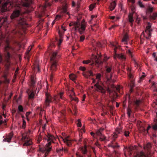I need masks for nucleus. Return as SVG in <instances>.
I'll return each mask as SVG.
<instances>
[{
    "label": "nucleus",
    "instance_id": "obj_1",
    "mask_svg": "<svg viewBox=\"0 0 157 157\" xmlns=\"http://www.w3.org/2000/svg\"><path fill=\"white\" fill-rule=\"evenodd\" d=\"M44 139L47 141V143L46 144L44 148H40L39 151L43 153H44V157H46L47 155L50 151L52 149L51 145L52 143H53L54 137L50 134L48 133L44 138Z\"/></svg>",
    "mask_w": 157,
    "mask_h": 157
},
{
    "label": "nucleus",
    "instance_id": "obj_2",
    "mask_svg": "<svg viewBox=\"0 0 157 157\" xmlns=\"http://www.w3.org/2000/svg\"><path fill=\"white\" fill-rule=\"evenodd\" d=\"M75 25V31H78L80 34L84 33L86 27V23L83 21L81 22L78 21Z\"/></svg>",
    "mask_w": 157,
    "mask_h": 157
},
{
    "label": "nucleus",
    "instance_id": "obj_3",
    "mask_svg": "<svg viewBox=\"0 0 157 157\" xmlns=\"http://www.w3.org/2000/svg\"><path fill=\"white\" fill-rule=\"evenodd\" d=\"M151 24L150 22L148 23L147 26L146 27L145 32H143L141 34V36L143 35L144 37L148 39L151 36V34L152 30L151 29Z\"/></svg>",
    "mask_w": 157,
    "mask_h": 157
},
{
    "label": "nucleus",
    "instance_id": "obj_4",
    "mask_svg": "<svg viewBox=\"0 0 157 157\" xmlns=\"http://www.w3.org/2000/svg\"><path fill=\"white\" fill-rule=\"evenodd\" d=\"M59 97L56 96H55L54 97H52L49 93L47 92L46 93L45 104L47 106H48L49 104L52 102V99L55 101V103H56L57 101L59 100Z\"/></svg>",
    "mask_w": 157,
    "mask_h": 157
},
{
    "label": "nucleus",
    "instance_id": "obj_5",
    "mask_svg": "<svg viewBox=\"0 0 157 157\" xmlns=\"http://www.w3.org/2000/svg\"><path fill=\"white\" fill-rule=\"evenodd\" d=\"M101 77V75L100 74H98L96 76V79L98 80L97 83L94 85V86L95 87V89L97 91L100 92L101 93H105V91L103 88L100 86L99 84L98 81L100 80Z\"/></svg>",
    "mask_w": 157,
    "mask_h": 157
},
{
    "label": "nucleus",
    "instance_id": "obj_6",
    "mask_svg": "<svg viewBox=\"0 0 157 157\" xmlns=\"http://www.w3.org/2000/svg\"><path fill=\"white\" fill-rule=\"evenodd\" d=\"M57 55V52H53L51 58V60L52 63L51 68V70L52 71L55 70V69L57 65L56 61L55 60Z\"/></svg>",
    "mask_w": 157,
    "mask_h": 157
},
{
    "label": "nucleus",
    "instance_id": "obj_7",
    "mask_svg": "<svg viewBox=\"0 0 157 157\" xmlns=\"http://www.w3.org/2000/svg\"><path fill=\"white\" fill-rule=\"evenodd\" d=\"M106 70L105 72V75L106 78L108 81L110 80L112 77L111 70L112 67H106Z\"/></svg>",
    "mask_w": 157,
    "mask_h": 157
},
{
    "label": "nucleus",
    "instance_id": "obj_8",
    "mask_svg": "<svg viewBox=\"0 0 157 157\" xmlns=\"http://www.w3.org/2000/svg\"><path fill=\"white\" fill-rule=\"evenodd\" d=\"M5 0H3V1H5ZM7 1L5 2L4 4L1 7V12H6L7 10V6L9 3H10V5H11V3H10V1H9V0H6ZM3 0H0V3H1L2 1Z\"/></svg>",
    "mask_w": 157,
    "mask_h": 157
},
{
    "label": "nucleus",
    "instance_id": "obj_9",
    "mask_svg": "<svg viewBox=\"0 0 157 157\" xmlns=\"http://www.w3.org/2000/svg\"><path fill=\"white\" fill-rule=\"evenodd\" d=\"M21 5L23 6L28 7L30 4L32 3V0H25V1H22L20 2Z\"/></svg>",
    "mask_w": 157,
    "mask_h": 157
},
{
    "label": "nucleus",
    "instance_id": "obj_10",
    "mask_svg": "<svg viewBox=\"0 0 157 157\" xmlns=\"http://www.w3.org/2000/svg\"><path fill=\"white\" fill-rule=\"evenodd\" d=\"M21 10H15L11 15L10 17L11 19L18 17L20 14Z\"/></svg>",
    "mask_w": 157,
    "mask_h": 157
},
{
    "label": "nucleus",
    "instance_id": "obj_11",
    "mask_svg": "<svg viewBox=\"0 0 157 157\" xmlns=\"http://www.w3.org/2000/svg\"><path fill=\"white\" fill-rule=\"evenodd\" d=\"M121 131V129L119 128H117L115 132L112 135L113 138L114 139L117 138V134H120Z\"/></svg>",
    "mask_w": 157,
    "mask_h": 157
},
{
    "label": "nucleus",
    "instance_id": "obj_12",
    "mask_svg": "<svg viewBox=\"0 0 157 157\" xmlns=\"http://www.w3.org/2000/svg\"><path fill=\"white\" fill-rule=\"evenodd\" d=\"M13 136V133H12L11 132L9 133L6 138L3 139V141L4 142H7L9 143L10 142Z\"/></svg>",
    "mask_w": 157,
    "mask_h": 157
},
{
    "label": "nucleus",
    "instance_id": "obj_13",
    "mask_svg": "<svg viewBox=\"0 0 157 157\" xmlns=\"http://www.w3.org/2000/svg\"><path fill=\"white\" fill-rule=\"evenodd\" d=\"M69 136H67L65 139L63 138V140L64 143L66 144L67 146H70L72 144V142L68 139Z\"/></svg>",
    "mask_w": 157,
    "mask_h": 157
},
{
    "label": "nucleus",
    "instance_id": "obj_14",
    "mask_svg": "<svg viewBox=\"0 0 157 157\" xmlns=\"http://www.w3.org/2000/svg\"><path fill=\"white\" fill-rule=\"evenodd\" d=\"M129 40L128 36L127 33H125L124 34V37L122 39L121 41L124 43L125 44H127Z\"/></svg>",
    "mask_w": 157,
    "mask_h": 157
},
{
    "label": "nucleus",
    "instance_id": "obj_15",
    "mask_svg": "<svg viewBox=\"0 0 157 157\" xmlns=\"http://www.w3.org/2000/svg\"><path fill=\"white\" fill-rule=\"evenodd\" d=\"M10 57V55L8 52H7L6 55H5V57L6 59V66L7 69L9 68V66L10 64V63L9 62L8 59Z\"/></svg>",
    "mask_w": 157,
    "mask_h": 157
},
{
    "label": "nucleus",
    "instance_id": "obj_16",
    "mask_svg": "<svg viewBox=\"0 0 157 157\" xmlns=\"http://www.w3.org/2000/svg\"><path fill=\"white\" fill-rule=\"evenodd\" d=\"M128 19L129 21L131 23V25L132 26V22L134 21L133 13H129L128 15Z\"/></svg>",
    "mask_w": 157,
    "mask_h": 157
},
{
    "label": "nucleus",
    "instance_id": "obj_17",
    "mask_svg": "<svg viewBox=\"0 0 157 157\" xmlns=\"http://www.w3.org/2000/svg\"><path fill=\"white\" fill-rule=\"evenodd\" d=\"M116 2L115 1H113L110 3V5L109 7V9L111 11L113 10L116 6Z\"/></svg>",
    "mask_w": 157,
    "mask_h": 157
},
{
    "label": "nucleus",
    "instance_id": "obj_18",
    "mask_svg": "<svg viewBox=\"0 0 157 157\" xmlns=\"http://www.w3.org/2000/svg\"><path fill=\"white\" fill-rule=\"evenodd\" d=\"M154 9V8L153 7L151 6L150 4H148V8L146 10V13H151L152 12Z\"/></svg>",
    "mask_w": 157,
    "mask_h": 157
},
{
    "label": "nucleus",
    "instance_id": "obj_19",
    "mask_svg": "<svg viewBox=\"0 0 157 157\" xmlns=\"http://www.w3.org/2000/svg\"><path fill=\"white\" fill-rule=\"evenodd\" d=\"M92 58L95 61L96 64H98V65L102 63L101 61L99 60V58H98L97 56L94 55L92 56Z\"/></svg>",
    "mask_w": 157,
    "mask_h": 157
},
{
    "label": "nucleus",
    "instance_id": "obj_20",
    "mask_svg": "<svg viewBox=\"0 0 157 157\" xmlns=\"http://www.w3.org/2000/svg\"><path fill=\"white\" fill-rule=\"evenodd\" d=\"M116 57H117L119 59H125V56L122 54H115L114 56V58L115 59Z\"/></svg>",
    "mask_w": 157,
    "mask_h": 157
},
{
    "label": "nucleus",
    "instance_id": "obj_21",
    "mask_svg": "<svg viewBox=\"0 0 157 157\" xmlns=\"http://www.w3.org/2000/svg\"><path fill=\"white\" fill-rule=\"evenodd\" d=\"M134 157H148L142 151H141L140 152L137 153L136 155Z\"/></svg>",
    "mask_w": 157,
    "mask_h": 157
},
{
    "label": "nucleus",
    "instance_id": "obj_22",
    "mask_svg": "<svg viewBox=\"0 0 157 157\" xmlns=\"http://www.w3.org/2000/svg\"><path fill=\"white\" fill-rule=\"evenodd\" d=\"M33 144V142L31 140H26L24 144L23 145L26 146H29Z\"/></svg>",
    "mask_w": 157,
    "mask_h": 157
},
{
    "label": "nucleus",
    "instance_id": "obj_23",
    "mask_svg": "<svg viewBox=\"0 0 157 157\" xmlns=\"http://www.w3.org/2000/svg\"><path fill=\"white\" fill-rule=\"evenodd\" d=\"M18 24L21 25H23L27 24L25 20L23 18H21L20 19L19 21Z\"/></svg>",
    "mask_w": 157,
    "mask_h": 157
},
{
    "label": "nucleus",
    "instance_id": "obj_24",
    "mask_svg": "<svg viewBox=\"0 0 157 157\" xmlns=\"http://www.w3.org/2000/svg\"><path fill=\"white\" fill-rule=\"evenodd\" d=\"M83 75L84 77L87 78L90 76H92L93 75V74L91 71H90L86 73L83 74Z\"/></svg>",
    "mask_w": 157,
    "mask_h": 157
},
{
    "label": "nucleus",
    "instance_id": "obj_25",
    "mask_svg": "<svg viewBox=\"0 0 157 157\" xmlns=\"http://www.w3.org/2000/svg\"><path fill=\"white\" fill-rule=\"evenodd\" d=\"M108 146L109 147H111L113 148H114L119 147V146L117 144H116L114 143L111 142L110 144H109Z\"/></svg>",
    "mask_w": 157,
    "mask_h": 157
},
{
    "label": "nucleus",
    "instance_id": "obj_26",
    "mask_svg": "<svg viewBox=\"0 0 157 157\" xmlns=\"http://www.w3.org/2000/svg\"><path fill=\"white\" fill-rule=\"evenodd\" d=\"M133 50L132 49H128L126 51V52L130 57L133 58V55L132 54Z\"/></svg>",
    "mask_w": 157,
    "mask_h": 157
},
{
    "label": "nucleus",
    "instance_id": "obj_27",
    "mask_svg": "<svg viewBox=\"0 0 157 157\" xmlns=\"http://www.w3.org/2000/svg\"><path fill=\"white\" fill-rule=\"evenodd\" d=\"M127 70L128 77L130 78H133V75L132 73L131 69L128 68Z\"/></svg>",
    "mask_w": 157,
    "mask_h": 157
},
{
    "label": "nucleus",
    "instance_id": "obj_28",
    "mask_svg": "<svg viewBox=\"0 0 157 157\" xmlns=\"http://www.w3.org/2000/svg\"><path fill=\"white\" fill-rule=\"evenodd\" d=\"M103 128H100L99 130H98L96 131V134L99 136H100L102 134L101 133V132L103 130Z\"/></svg>",
    "mask_w": 157,
    "mask_h": 157
},
{
    "label": "nucleus",
    "instance_id": "obj_29",
    "mask_svg": "<svg viewBox=\"0 0 157 157\" xmlns=\"http://www.w3.org/2000/svg\"><path fill=\"white\" fill-rule=\"evenodd\" d=\"M33 46V45H32L29 46V48H28V51L26 53V56H25V57H26L28 59H29V56H28V54L29 52L31 49V48Z\"/></svg>",
    "mask_w": 157,
    "mask_h": 157
},
{
    "label": "nucleus",
    "instance_id": "obj_30",
    "mask_svg": "<svg viewBox=\"0 0 157 157\" xmlns=\"http://www.w3.org/2000/svg\"><path fill=\"white\" fill-rule=\"evenodd\" d=\"M69 96L72 101L74 100L77 102L78 101V98L77 97H73L71 96V94L70 95H69Z\"/></svg>",
    "mask_w": 157,
    "mask_h": 157
},
{
    "label": "nucleus",
    "instance_id": "obj_31",
    "mask_svg": "<svg viewBox=\"0 0 157 157\" xmlns=\"http://www.w3.org/2000/svg\"><path fill=\"white\" fill-rule=\"evenodd\" d=\"M76 77V76L73 74H71L69 75L70 79L73 81L75 80Z\"/></svg>",
    "mask_w": 157,
    "mask_h": 157
},
{
    "label": "nucleus",
    "instance_id": "obj_32",
    "mask_svg": "<svg viewBox=\"0 0 157 157\" xmlns=\"http://www.w3.org/2000/svg\"><path fill=\"white\" fill-rule=\"evenodd\" d=\"M154 121L155 122V124L153 126L152 128L155 130H157V119H155Z\"/></svg>",
    "mask_w": 157,
    "mask_h": 157
},
{
    "label": "nucleus",
    "instance_id": "obj_33",
    "mask_svg": "<svg viewBox=\"0 0 157 157\" xmlns=\"http://www.w3.org/2000/svg\"><path fill=\"white\" fill-rule=\"evenodd\" d=\"M7 19L6 18H0V28L2 27V25L3 23L4 22H5L6 21Z\"/></svg>",
    "mask_w": 157,
    "mask_h": 157
},
{
    "label": "nucleus",
    "instance_id": "obj_34",
    "mask_svg": "<svg viewBox=\"0 0 157 157\" xmlns=\"http://www.w3.org/2000/svg\"><path fill=\"white\" fill-rule=\"evenodd\" d=\"M157 17V13H154L152 15L151 17V18L152 19L155 20Z\"/></svg>",
    "mask_w": 157,
    "mask_h": 157
},
{
    "label": "nucleus",
    "instance_id": "obj_35",
    "mask_svg": "<svg viewBox=\"0 0 157 157\" xmlns=\"http://www.w3.org/2000/svg\"><path fill=\"white\" fill-rule=\"evenodd\" d=\"M33 69L35 71H37L38 72L40 71V69L38 65L34 66V67L33 68Z\"/></svg>",
    "mask_w": 157,
    "mask_h": 157
},
{
    "label": "nucleus",
    "instance_id": "obj_36",
    "mask_svg": "<svg viewBox=\"0 0 157 157\" xmlns=\"http://www.w3.org/2000/svg\"><path fill=\"white\" fill-rule=\"evenodd\" d=\"M61 17V16L60 15H57L55 19V20H54L52 22V25H53L54 23H55V20H59Z\"/></svg>",
    "mask_w": 157,
    "mask_h": 157
},
{
    "label": "nucleus",
    "instance_id": "obj_37",
    "mask_svg": "<svg viewBox=\"0 0 157 157\" xmlns=\"http://www.w3.org/2000/svg\"><path fill=\"white\" fill-rule=\"evenodd\" d=\"M138 4L140 7L143 8L144 7V6L143 5L142 2L140 1H139Z\"/></svg>",
    "mask_w": 157,
    "mask_h": 157
},
{
    "label": "nucleus",
    "instance_id": "obj_38",
    "mask_svg": "<svg viewBox=\"0 0 157 157\" xmlns=\"http://www.w3.org/2000/svg\"><path fill=\"white\" fill-rule=\"evenodd\" d=\"M82 151L83 154H86L87 152V150L86 147H85L82 148Z\"/></svg>",
    "mask_w": 157,
    "mask_h": 157
},
{
    "label": "nucleus",
    "instance_id": "obj_39",
    "mask_svg": "<svg viewBox=\"0 0 157 157\" xmlns=\"http://www.w3.org/2000/svg\"><path fill=\"white\" fill-rule=\"evenodd\" d=\"M151 147V145L150 143H147L146 146L144 147V148L145 149L147 148V149L150 148Z\"/></svg>",
    "mask_w": 157,
    "mask_h": 157
},
{
    "label": "nucleus",
    "instance_id": "obj_40",
    "mask_svg": "<svg viewBox=\"0 0 157 157\" xmlns=\"http://www.w3.org/2000/svg\"><path fill=\"white\" fill-rule=\"evenodd\" d=\"M134 147L132 146H130L128 147V148H127L128 151H129L130 152V155H131L132 154L131 153V151H132Z\"/></svg>",
    "mask_w": 157,
    "mask_h": 157
},
{
    "label": "nucleus",
    "instance_id": "obj_41",
    "mask_svg": "<svg viewBox=\"0 0 157 157\" xmlns=\"http://www.w3.org/2000/svg\"><path fill=\"white\" fill-rule=\"evenodd\" d=\"M99 136L100 137V139L101 141H104L105 139V136L102 134L100 136Z\"/></svg>",
    "mask_w": 157,
    "mask_h": 157
},
{
    "label": "nucleus",
    "instance_id": "obj_42",
    "mask_svg": "<svg viewBox=\"0 0 157 157\" xmlns=\"http://www.w3.org/2000/svg\"><path fill=\"white\" fill-rule=\"evenodd\" d=\"M124 135L126 137L129 136V132L128 131L125 130L124 132Z\"/></svg>",
    "mask_w": 157,
    "mask_h": 157
},
{
    "label": "nucleus",
    "instance_id": "obj_43",
    "mask_svg": "<svg viewBox=\"0 0 157 157\" xmlns=\"http://www.w3.org/2000/svg\"><path fill=\"white\" fill-rule=\"evenodd\" d=\"M134 82H133V81H131V84L130 85V88H131L130 91L131 92H132V89L134 87Z\"/></svg>",
    "mask_w": 157,
    "mask_h": 157
},
{
    "label": "nucleus",
    "instance_id": "obj_44",
    "mask_svg": "<svg viewBox=\"0 0 157 157\" xmlns=\"http://www.w3.org/2000/svg\"><path fill=\"white\" fill-rule=\"evenodd\" d=\"M95 4H91L89 6V10L90 11H91L94 8Z\"/></svg>",
    "mask_w": 157,
    "mask_h": 157
},
{
    "label": "nucleus",
    "instance_id": "obj_45",
    "mask_svg": "<svg viewBox=\"0 0 157 157\" xmlns=\"http://www.w3.org/2000/svg\"><path fill=\"white\" fill-rule=\"evenodd\" d=\"M71 94V96H73V95L75 96V93L74 92L73 89H71L70 91V95Z\"/></svg>",
    "mask_w": 157,
    "mask_h": 157
},
{
    "label": "nucleus",
    "instance_id": "obj_46",
    "mask_svg": "<svg viewBox=\"0 0 157 157\" xmlns=\"http://www.w3.org/2000/svg\"><path fill=\"white\" fill-rule=\"evenodd\" d=\"M127 114L129 117H130V113L131 112V110L130 109L128 108L127 109Z\"/></svg>",
    "mask_w": 157,
    "mask_h": 157
},
{
    "label": "nucleus",
    "instance_id": "obj_47",
    "mask_svg": "<svg viewBox=\"0 0 157 157\" xmlns=\"http://www.w3.org/2000/svg\"><path fill=\"white\" fill-rule=\"evenodd\" d=\"M34 95V93L33 92H32L29 95L30 98H33Z\"/></svg>",
    "mask_w": 157,
    "mask_h": 157
},
{
    "label": "nucleus",
    "instance_id": "obj_48",
    "mask_svg": "<svg viewBox=\"0 0 157 157\" xmlns=\"http://www.w3.org/2000/svg\"><path fill=\"white\" fill-rule=\"evenodd\" d=\"M77 126L78 127H81V123L80 119H79L78 120Z\"/></svg>",
    "mask_w": 157,
    "mask_h": 157
},
{
    "label": "nucleus",
    "instance_id": "obj_49",
    "mask_svg": "<svg viewBox=\"0 0 157 157\" xmlns=\"http://www.w3.org/2000/svg\"><path fill=\"white\" fill-rule=\"evenodd\" d=\"M110 18L112 19H114L115 18H116V21H117L119 19V17H115L114 16H110Z\"/></svg>",
    "mask_w": 157,
    "mask_h": 157
},
{
    "label": "nucleus",
    "instance_id": "obj_50",
    "mask_svg": "<svg viewBox=\"0 0 157 157\" xmlns=\"http://www.w3.org/2000/svg\"><path fill=\"white\" fill-rule=\"evenodd\" d=\"M22 139L23 140H29L27 136H25V135H22Z\"/></svg>",
    "mask_w": 157,
    "mask_h": 157
},
{
    "label": "nucleus",
    "instance_id": "obj_51",
    "mask_svg": "<svg viewBox=\"0 0 157 157\" xmlns=\"http://www.w3.org/2000/svg\"><path fill=\"white\" fill-rule=\"evenodd\" d=\"M18 109L19 110L20 112H22L23 110V108L22 106L20 105L18 106Z\"/></svg>",
    "mask_w": 157,
    "mask_h": 157
},
{
    "label": "nucleus",
    "instance_id": "obj_52",
    "mask_svg": "<svg viewBox=\"0 0 157 157\" xmlns=\"http://www.w3.org/2000/svg\"><path fill=\"white\" fill-rule=\"evenodd\" d=\"M26 124V123L25 121L23 119V124H22V128H24L25 127Z\"/></svg>",
    "mask_w": 157,
    "mask_h": 157
},
{
    "label": "nucleus",
    "instance_id": "obj_53",
    "mask_svg": "<svg viewBox=\"0 0 157 157\" xmlns=\"http://www.w3.org/2000/svg\"><path fill=\"white\" fill-rule=\"evenodd\" d=\"M140 101L139 100H137L135 102V104L136 105H139V104L140 103Z\"/></svg>",
    "mask_w": 157,
    "mask_h": 157
},
{
    "label": "nucleus",
    "instance_id": "obj_54",
    "mask_svg": "<svg viewBox=\"0 0 157 157\" xmlns=\"http://www.w3.org/2000/svg\"><path fill=\"white\" fill-rule=\"evenodd\" d=\"M78 21H76V22H71V23L70 24H69V26H73H73L75 27V23H76Z\"/></svg>",
    "mask_w": 157,
    "mask_h": 157
},
{
    "label": "nucleus",
    "instance_id": "obj_55",
    "mask_svg": "<svg viewBox=\"0 0 157 157\" xmlns=\"http://www.w3.org/2000/svg\"><path fill=\"white\" fill-rule=\"evenodd\" d=\"M80 41L81 42H82L84 40V37L83 36H81L80 37Z\"/></svg>",
    "mask_w": 157,
    "mask_h": 157
},
{
    "label": "nucleus",
    "instance_id": "obj_56",
    "mask_svg": "<svg viewBox=\"0 0 157 157\" xmlns=\"http://www.w3.org/2000/svg\"><path fill=\"white\" fill-rule=\"evenodd\" d=\"M6 120L5 119H4V120H0V125L2 123H6Z\"/></svg>",
    "mask_w": 157,
    "mask_h": 157
},
{
    "label": "nucleus",
    "instance_id": "obj_57",
    "mask_svg": "<svg viewBox=\"0 0 157 157\" xmlns=\"http://www.w3.org/2000/svg\"><path fill=\"white\" fill-rule=\"evenodd\" d=\"M84 64H87L90 63V61L89 60H87L86 61H83L82 62Z\"/></svg>",
    "mask_w": 157,
    "mask_h": 157
},
{
    "label": "nucleus",
    "instance_id": "obj_58",
    "mask_svg": "<svg viewBox=\"0 0 157 157\" xmlns=\"http://www.w3.org/2000/svg\"><path fill=\"white\" fill-rule=\"evenodd\" d=\"M64 93L63 92H61L59 93V96L61 99L62 98V96L63 95V94Z\"/></svg>",
    "mask_w": 157,
    "mask_h": 157
},
{
    "label": "nucleus",
    "instance_id": "obj_59",
    "mask_svg": "<svg viewBox=\"0 0 157 157\" xmlns=\"http://www.w3.org/2000/svg\"><path fill=\"white\" fill-rule=\"evenodd\" d=\"M62 39H61L59 40V42L58 43V46H59L61 45V44L62 42Z\"/></svg>",
    "mask_w": 157,
    "mask_h": 157
},
{
    "label": "nucleus",
    "instance_id": "obj_60",
    "mask_svg": "<svg viewBox=\"0 0 157 157\" xmlns=\"http://www.w3.org/2000/svg\"><path fill=\"white\" fill-rule=\"evenodd\" d=\"M111 45L113 46L114 47V52H116V49L117 48V47L116 46L113 44H111Z\"/></svg>",
    "mask_w": 157,
    "mask_h": 157
},
{
    "label": "nucleus",
    "instance_id": "obj_61",
    "mask_svg": "<svg viewBox=\"0 0 157 157\" xmlns=\"http://www.w3.org/2000/svg\"><path fill=\"white\" fill-rule=\"evenodd\" d=\"M57 152H60L61 151H63V148H59L57 150Z\"/></svg>",
    "mask_w": 157,
    "mask_h": 157
},
{
    "label": "nucleus",
    "instance_id": "obj_62",
    "mask_svg": "<svg viewBox=\"0 0 157 157\" xmlns=\"http://www.w3.org/2000/svg\"><path fill=\"white\" fill-rule=\"evenodd\" d=\"M80 69L81 70L84 71L85 70V68L84 67H80Z\"/></svg>",
    "mask_w": 157,
    "mask_h": 157
},
{
    "label": "nucleus",
    "instance_id": "obj_63",
    "mask_svg": "<svg viewBox=\"0 0 157 157\" xmlns=\"http://www.w3.org/2000/svg\"><path fill=\"white\" fill-rule=\"evenodd\" d=\"M156 83L155 82H153L152 83V87L155 88V85Z\"/></svg>",
    "mask_w": 157,
    "mask_h": 157
},
{
    "label": "nucleus",
    "instance_id": "obj_64",
    "mask_svg": "<svg viewBox=\"0 0 157 157\" xmlns=\"http://www.w3.org/2000/svg\"><path fill=\"white\" fill-rule=\"evenodd\" d=\"M96 15H92L91 16V19L90 20V21L92 20V19H93V18L96 17Z\"/></svg>",
    "mask_w": 157,
    "mask_h": 157
}]
</instances>
